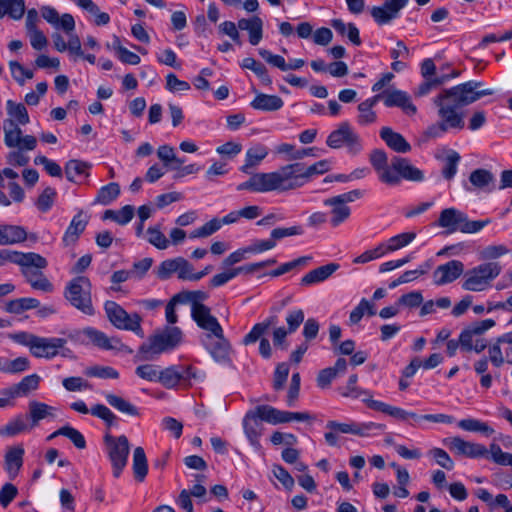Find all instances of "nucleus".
Returning a JSON list of instances; mask_svg holds the SVG:
<instances>
[{"label":"nucleus","mask_w":512,"mask_h":512,"mask_svg":"<svg viewBox=\"0 0 512 512\" xmlns=\"http://www.w3.org/2000/svg\"><path fill=\"white\" fill-rule=\"evenodd\" d=\"M330 170L328 160H320L310 166L295 162L280 167L273 172H258L248 180L237 185V191L266 193L271 191H289L302 187L315 175L324 174Z\"/></svg>","instance_id":"obj_1"},{"label":"nucleus","mask_w":512,"mask_h":512,"mask_svg":"<svg viewBox=\"0 0 512 512\" xmlns=\"http://www.w3.org/2000/svg\"><path fill=\"white\" fill-rule=\"evenodd\" d=\"M482 86V82L468 81L441 92L434 99L441 122L429 127L427 135L438 137L450 128L463 129V115L458 113L457 109L494 93L492 89H480Z\"/></svg>","instance_id":"obj_2"},{"label":"nucleus","mask_w":512,"mask_h":512,"mask_svg":"<svg viewBox=\"0 0 512 512\" xmlns=\"http://www.w3.org/2000/svg\"><path fill=\"white\" fill-rule=\"evenodd\" d=\"M502 267L498 262H484L464 271L462 289L482 292L488 289L500 275Z\"/></svg>","instance_id":"obj_3"},{"label":"nucleus","mask_w":512,"mask_h":512,"mask_svg":"<svg viewBox=\"0 0 512 512\" xmlns=\"http://www.w3.org/2000/svg\"><path fill=\"white\" fill-rule=\"evenodd\" d=\"M91 289L92 284L88 277L77 276L67 283L64 297L75 309L85 315L93 316L95 309L92 303Z\"/></svg>","instance_id":"obj_4"},{"label":"nucleus","mask_w":512,"mask_h":512,"mask_svg":"<svg viewBox=\"0 0 512 512\" xmlns=\"http://www.w3.org/2000/svg\"><path fill=\"white\" fill-rule=\"evenodd\" d=\"M182 339V331L178 327H170L153 335L147 343L140 346L138 357L142 360H154L158 355L174 349Z\"/></svg>","instance_id":"obj_5"},{"label":"nucleus","mask_w":512,"mask_h":512,"mask_svg":"<svg viewBox=\"0 0 512 512\" xmlns=\"http://www.w3.org/2000/svg\"><path fill=\"white\" fill-rule=\"evenodd\" d=\"M105 313L110 323L120 330L132 331L137 336L144 337L141 327L142 317L138 313L129 314L115 301H106Z\"/></svg>","instance_id":"obj_6"},{"label":"nucleus","mask_w":512,"mask_h":512,"mask_svg":"<svg viewBox=\"0 0 512 512\" xmlns=\"http://www.w3.org/2000/svg\"><path fill=\"white\" fill-rule=\"evenodd\" d=\"M495 324L493 319H485L473 322L464 328L460 333L461 350L481 353L487 347V342L482 336Z\"/></svg>","instance_id":"obj_7"},{"label":"nucleus","mask_w":512,"mask_h":512,"mask_svg":"<svg viewBox=\"0 0 512 512\" xmlns=\"http://www.w3.org/2000/svg\"><path fill=\"white\" fill-rule=\"evenodd\" d=\"M326 144L333 149L345 146L352 154H357L362 149L360 136L347 121L340 123L338 128L329 134Z\"/></svg>","instance_id":"obj_8"},{"label":"nucleus","mask_w":512,"mask_h":512,"mask_svg":"<svg viewBox=\"0 0 512 512\" xmlns=\"http://www.w3.org/2000/svg\"><path fill=\"white\" fill-rule=\"evenodd\" d=\"M204 374L192 365H173L160 370L159 380L168 389L175 388L181 383H190L191 380H202Z\"/></svg>","instance_id":"obj_9"},{"label":"nucleus","mask_w":512,"mask_h":512,"mask_svg":"<svg viewBox=\"0 0 512 512\" xmlns=\"http://www.w3.org/2000/svg\"><path fill=\"white\" fill-rule=\"evenodd\" d=\"M27 254L36 256L39 259V262H35V264L29 263L26 265L18 264L21 267L23 276L33 289L40 290L45 293H51L54 286L41 271L48 266L46 258L34 252H28Z\"/></svg>","instance_id":"obj_10"},{"label":"nucleus","mask_w":512,"mask_h":512,"mask_svg":"<svg viewBox=\"0 0 512 512\" xmlns=\"http://www.w3.org/2000/svg\"><path fill=\"white\" fill-rule=\"evenodd\" d=\"M104 441L108 447L109 459L113 466V475L119 477L127 464L130 452L129 441L126 436L113 437L110 434L105 435Z\"/></svg>","instance_id":"obj_11"},{"label":"nucleus","mask_w":512,"mask_h":512,"mask_svg":"<svg viewBox=\"0 0 512 512\" xmlns=\"http://www.w3.org/2000/svg\"><path fill=\"white\" fill-rule=\"evenodd\" d=\"M4 142L9 148L18 147L19 149L34 150L37 140L32 135L22 137V130L13 119H6L3 122Z\"/></svg>","instance_id":"obj_12"},{"label":"nucleus","mask_w":512,"mask_h":512,"mask_svg":"<svg viewBox=\"0 0 512 512\" xmlns=\"http://www.w3.org/2000/svg\"><path fill=\"white\" fill-rule=\"evenodd\" d=\"M489 360L495 367L504 362L512 364V331L499 336L495 343L488 348Z\"/></svg>","instance_id":"obj_13"},{"label":"nucleus","mask_w":512,"mask_h":512,"mask_svg":"<svg viewBox=\"0 0 512 512\" xmlns=\"http://www.w3.org/2000/svg\"><path fill=\"white\" fill-rule=\"evenodd\" d=\"M191 317L199 328L210 332L206 335V340H211V336H221L223 328L217 318L211 314V309L208 306L195 304L191 309Z\"/></svg>","instance_id":"obj_14"},{"label":"nucleus","mask_w":512,"mask_h":512,"mask_svg":"<svg viewBox=\"0 0 512 512\" xmlns=\"http://www.w3.org/2000/svg\"><path fill=\"white\" fill-rule=\"evenodd\" d=\"M369 161L382 183L389 186H397L398 178L392 175V162L388 165V156L384 150L374 149L370 153Z\"/></svg>","instance_id":"obj_15"},{"label":"nucleus","mask_w":512,"mask_h":512,"mask_svg":"<svg viewBox=\"0 0 512 512\" xmlns=\"http://www.w3.org/2000/svg\"><path fill=\"white\" fill-rule=\"evenodd\" d=\"M67 343L64 338L57 337H39L37 336L33 342H31V354L37 358H53Z\"/></svg>","instance_id":"obj_16"},{"label":"nucleus","mask_w":512,"mask_h":512,"mask_svg":"<svg viewBox=\"0 0 512 512\" xmlns=\"http://www.w3.org/2000/svg\"><path fill=\"white\" fill-rule=\"evenodd\" d=\"M409 0H385L382 6H374L370 14L378 25L389 24L398 18L401 9H403Z\"/></svg>","instance_id":"obj_17"},{"label":"nucleus","mask_w":512,"mask_h":512,"mask_svg":"<svg viewBox=\"0 0 512 512\" xmlns=\"http://www.w3.org/2000/svg\"><path fill=\"white\" fill-rule=\"evenodd\" d=\"M392 175L398 178L397 186L402 179L411 182H421L424 180V173L413 166L407 158L394 156L392 158Z\"/></svg>","instance_id":"obj_18"},{"label":"nucleus","mask_w":512,"mask_h":512,"mask_svg":"<svg viewBox=\"0 0 512 512\" xmlns=\"http://www.w3.org/2000/svg\"><path fill=\"white\" fill-rule=\"evenodd\" d=\"M464 275V264L459 260H450L439 265L433 272V282L437 286L452 283Z\"/></svg>","instance_id":"obj_19"},{"label":"nucleus","mask_w":512,"mask_h":512,"mask_svg":"<svg viewBox=\"0 0 512 512\" xmlns=\"http://www.w3.org/2000/svg\"><path fill=\"white\" fill-rule=\"evenodd\" d=\"M215 339L213 340H206L205 341V347L212 356V358L221 364L224 365H231L232 359H231V344L229 341L225 338L224 332L221 331V336H214Z\"/></svg>","instance_id":"obj_20"},{"label":"nucleus","mask_w":512,"mask_h":512,"mask_svg":"<svg viewBox=\"0 0 512 512\" xmlns=\"http://www.w3.org/2000/svg\"><path fill=\"white\" fill-rule=\"evenodd\" d=\"M327 427L331 430H335L341 433H350L359 436H370L374 434L378 430H382L384 425L377 424L374 422H369L365 424H356V423H338L336 421H330L327 424Z\"/></svg>","instance_id":"obj_21"},{"label":"nucleus","mask_w":512,"mask_h":512,"mask_svg":"<svg viewBox=\"0 0 512 512\" xmlns=\"http://www.w3.org/2000/svg\"><path fill=\"white\" fill-rule=\"evenodd\" d=\"M386 107H399L406 114L414 115L417 112L416 106L410 101L406 92L401 90H386L380 94Z\"/></svg>","instance_id":"obj_22"},{"label":"nucleus","mask_w":512,"mask_h":512,"mask_svg":"<svg viewBox=\"0 0 512 512\" xmlns=\"http://www.w3.org/2000/svg\"><path fill=\"white\" fill-rule=\"evenodd\" d=\"M292 418H245L243 422L245 433L252 445L258 444L259 436L262 430V420H265L273 425L285 423ZM302 420L303 418H296Z\"/></svg>","instance_id":"obj_23"},{"label":"nucleus","mask_w":512,"mask_h":512,"mask_svg":"<svg viewBox=\"0 0 512 512\" xmlns=\"http://www.w3.org/2000/svg\"><path fill=\"white\" fill-rule=\"evenodd\" d=\"M40 382V377L37 374L25 376L19 383L2 390L3 396L12 398L24 397L35 391Z\"/></svg>","instance_id":"obj_24"},{"label":"nucleus","mask_w":512,"mask_h":512,"mask_svg":"<svg viewBox=\"0 0 512 512\" xmlns=\"http://www.w3.org/2000/svg\"><path fill=\"white\" fill-rule=\"evenodd\" d=\"M42 17L56 28H62L66 33L73 32L75 20L71 14L65 13L61 17L57 10L51 6H44L41 9Z\"/></svg>","instance_id":"obj_25"},{"label":"nucleus","mask_w":512,"mask_h":512,"mask_svg":"<svg viewBox=\"0 0 512 512\" xmlns=\"http://www.w3.org/2000/svg\"><path fill=\"white\" fill-rule=\"evenodd\" d=\"M89 221V217L80 210L71 220L68 228L63 236V243L65 246L74 244L80 235L84 232Z\"/></svg>","instance_id":"obj_26"},{"label":"nucleus","mask_w":512,"mask_h":512,"mask_svg":"<svg viewBox=\"0 0 512 512\" xmlns=\"http://www.w3.org/2000/svg\"><path fill=\"white\" fill-rule=\"evenodd\" d=\"M27 237V231L23 226L0 224V246L22 243Z\"/></svg>","instance_id":"obj_27"},{"label":"nucleus","mask_w":512,"mask_h":512,"mask_svg":"<svg viewBox=\"0 0 512 512\" xmlns=\"http://www.w3.org/2000/svg\"><path fill=\"white\" fill-rule=\"evenodd\" d=\"M340 265L337 263H329L313 269L306 273L300 281V285L304 287L312 286L328 279L334 272L339 269Z\"/></svg>","instance_id":"obj_28"},{"label":"nucleus","mask_w":512,"mask_h":512,"mask_svg":"<svg viewBox=\"0 0 512 512\" xmlns=\"http://www.w3.org/2000/svg\"><path fill=\"white\" fill-rule=\"evenodd\" d=\"M380 137L390 149L397 153H408L412 149L406 139L400 133L393 131L390 127L381 128Z\"/></svg>","instance_id":"obj_29"},{"label":"nucleus","mask_w":512,"mask_h":512,"mask_svg":"<svg viewBox=\"0 0 512 512\" xmlns=\"http://www.w3.org/2000/svg\"><path fill=\"white\" fill-rule=\"evenodd\" d=\"M24 448L20 445L9 447L4 457L5 470L14 479L23 465Z\"/></svg>","instance_id":"obj_30"},{"label":"nucleus","mask_w":512,"mask_h":512,"mask_svg":"<svg viewBox=\"0 0 512 512\" xmlns=\"http://www.w3.org/2000/svg\"><path fill=\"white\" fill-rule=\"evenodd\" d=\"M238 28L240 30L248 31L249 42L253 46L258 45L263 38V21L258 16H253L249 19H240L238 21Z\"/></svg>","instance_id":"obj_31"},{"label":"nucleus","mask_w":512,"mask_h":512,"mask_svg":"<svg viewBox=\"0 0 512 512\" xmlns=\"http://www.w3.org/2000/svg\"><path fill=\"white\" fill-rule=\"evenodd\" d=\"M450 448L456 450L459 454L471 458L485 456L488 452L483 445L464 441L460 437L450 439Z\"/></svg>","instance_id":"obj_32"},{"label":"nucleus","mask_w":512,"mask_h":512,"mask_svg":"<svg viewBox=\"0 0 512 512\" xmlns=\"http://www.w3.org/2000/svg\"><path fill=\"white\" fill-rule=\"evenodd\" d=\"M324 205L331 207L330 224L332 227H337L345 222L351 214V209L342 203L335 196L328 198L324 201Z\"/></svg>","instance_id":"obj_33"},{"label":"nucleus","mask_w":512,"mask_h":512,"mask_svg":"<svg viewBox=\"0 0 512 512\" xmlns=\"http://www.w3.org/2000/svg\"><path fill=\"white\" fill-rule=\"evenodd\" d=\"M267 155L268 149L264 145L257 144L249 148L246 152L245 163L240 167V171L245 174H251V178L254 175L251 173V169L258 166Z\"/></svg>","instance_id":"obj_34"},{"label":"nucleus","mask_w":512,"mask_h":512,"mask_svg":"<svg viewBox=\"0 0 512 512\" xmlns=\"http://www.w3.org/2000/svg\"><path fill=\"white\" fill-rule=\"evenodd\" d=\"M250 105L255 110L272 112L281 109L284 102L282 98L277 95L258 93Z\"/></svg>","instance_id":"obj_35"},{"label":"nucleus","mask_w":512,"mask_h":512,"mask_svg":"<svg viewBox=\"0 0 512 512\" xmlns=\"http://www.w3.org/2000/svg\"><path fill=\"white\" fill-rule=\"evenodd\" d=\"M278 323V316L271 314L264 321L256 323L250 332L243 338V344L249 345L257 342L261 336L267 333L270 327L275 326Z\"/></svg>","instance_id":"obj_36"},{"label":"nucleus","mask_w":512,"mask_h":512,"mask_svg":"<svg viewBox=\"0 0 512 512\" xmlns=\"http://www.w3.org/2000/svg\"><path fill=\"white\" fill-rule=\"evenodd\" d=\"M464 213L455 208H446L441 211L438 225L442 228H447L449 232L459 230L461 222H463Z\"/></svg>","instance_id":"obj_37"},{"label":"nucleus","mask_w":512,"mask_h":512,"mask_svg":"<svg viewBox=\"0 0 512 512\" xmlns=\"http://www.w3.org/2000/svg\"><path fill=\"white\" fill-rule=\"evenodd\" d=\"M91 164L85 161L72 159L65 165V175L68 181L78 182L80 178H87Z\"/></svg>","instance_id":"obj_38"},{"label":"nucleus","mask_w":512,"mask_h":512,"mask_svg":"<svg viewBox=\"0 0 512 512\" xmlns=\"http://www.w3.org/2000/svg\"><path fill=\"white\" fill-rule=\"evenodd\" d=\"M40 418H33L31 424H27L22 418H16L0 428V437H13L24 433L38 425Z\"/></svg>","instance_id":"obj_39"},{"label":"nucleus","mask_w":512,"mask_h":512,"mask_svg":"<svg viewBox=\"0 0 512 512\" xmlns=\"http://www.w3.org/2000/svg\"><path fill=\"white\" fill-rule=\"evenodd\" d=\"M381 95H375L372 98L366 99L358 105L359 115L357 121L360 125H368L374 123L377 119L376 113L372 108L380 100Z\"/></svg>","instance_id":"obj_40"},{"label":"nucleus","mask_w":512,"mask_h":512,"mask_svg":"<svg viewBox=\"0 0 512 512\" xmlns=\"http://www.w3.org/2000/svg\"><path fill=\"white\" fill-rule=\"evenodd\" d=\"M7 262L26 265L29 263L35 264V262H39V259L36 256L24 254L23 252L2 249L0 250V266Z\"/></svg>","instance_id":"obj_41"},{"label":"nucleus","mask_w":512,"mask_h":512,"mask_svg":"<svg viewBox=\"0 0 512 512\" xmlns=\"http://www.w3.org/2000/svg\"><path fill=\"white\" fill-rule=\"evenodd\" d=\"M133 473L136 481L143 482L148 473V463L142 447H136L133 452Z\"/></svg>","instance_id":"obj_42"},{"label":"nucleus","mask_w":512,"mask_h":512,"mask_svg":"<svg viewBox=\"0 0 512 512\" xmlns=\"http://www.w3.org/2000/svg\"><path fill=\"white\" fill-rule=\"evenodd\" d=\"M458 427L465 431L480 433L486 437L494 433V429L487 423L474 418H463L458 422Z\"/></svg>","instance_id":"obj_43"},{"label":"nucleus","mask_w":512,"mask_h":512,"mask_svg":"<svg viewBox=\"0 0 512 512\" xmlns=\"http://www.w3.org/2000/svg\"><path fill=\"white\" fill-rule=\"evenodd\" d=\"M367 406L377 413L387 414L389 416H416L412 411H405L373 399L367 400Z\"/></svg>","instance_id":"obj_44"},{"label":"nucleus","mask_w":512,"mask_h":512,"mask_svg":"<svg viewBox=\"0 0 512 512\" xmlns=\"http://www.w3.org/2000/svg\"><path fill=\"white\" fill-rule=\"evenodd\" d=\"M315 148H301L296 150L295 146L288 143H282L277 147V152L280 154H287V160H300L308 156H315Z\"/></svg>","instance_id":"obj_45"},{"label":"nucleus","mask_w":512,"mask_h":512,"mask_svg":"<svg viewBox=\"0 0 512 512\" xmlns=\"http://www.w3.org/2000/svg\"><path fill=\"white\" fill-rule=\"evenodd\" d=\"M134 216V207L132 205H125L120 210H106L103 214V219H110L119 225H126Z\"/></svg>","instance_id":"obj_46"},{"label":"nucleus","mask_w":512,"mask_h":512,"mask_svg":"<svg viewBox=\"0 0 512 512\" xmlns=\"http://www.w3.org/2000/svg\"><path fill=\"white\" fill-rule=\"evenodd\" d=\"M245 416H309L301 412H285L273 408L270 405H258L254 409L249 410Z\"/></svg>","instance_id":"obj_47"},{"label":"nucleus","mask_w":512,"mask_h":512,"mask_svg":"<svg viewBox=\"0 0 512 512\" xmlns=\"http://www.w3.org/2000/svg\"><path fill=\"white\" fill-rule=\"evenodd\" d=\"M40 302L35 298H19L6 304V310L10 313L20 314L26 310L38 308Z\"/></svg>","instance_id":"obj_48"},{"label":"nucleus","mask_w":512,"mask_h":512,"mask_svg":"<svg viewBox=\"0 0 512 512\" xmlns=\"http://www.w3.org/2000/svg\"><path fill=\"white\" fill-rule=\"evenodd\" d=\"M119 194V184L116 182H111L99 189L95 201L102 205H109L119 196Z\"/></svg>","instance_id":"obj_49"},{"label":"nucleus","mask_w":512,"mask_h":512,"mask_svg":"<svg viewBox=\"0 0 512 512\" xmlns=\"http://www.w3.org/2000/svg\"><path fill=\"white\" fill-rule=\"evenodd\" d=\"M59 435L69 438L78 449H83L86 446L83 435L78 430L69 426L62 427L53 432L50 436H48L47 440H52Z\"/></svg>","instance_id":"obj_50"},{"label":"nucleus","mask_w":512,"mask_h":512,"mask_svg":"<svg viewBox=\"0 0 512 512\" xmlns=\"http://www.w3.org/2000/svg\"><path fill=\"white\" fill-rule=\"evenodd\" d=\"M6 107L8 115L15 118L17 124L26 125L29 123L28 111L22 103H15L12 100H8Z\"/></svg>","instance_id":"obj_51"},{"label":"nucleus","mask_w":512,"mask_h":512,"mask_svg":"<svg viewBox=\"0 0 512 512\" xmlns=\"http://www.w3.org/2000/svg\"><path fill=\"white\" fill-rule=\"evenodd\" d=\"M85 334L96 346L107 350L115 348V345L112 342H119L114 338H108L105 333L93 328H87L85 330Z\"/></svg>","instance_id":"obj_52"},{"label":"nucleus","mask_w":512,"mask_h":512,"mask_svg":"<svg viewBox=\"0 0 512 512\" xmlns=\"http://www.w3.org/2000/svg\"><path fill=\"white\" fill-rule=\"evenodd\" d=\"M106 400L109 405H111L113 408L117 409L119 412L129 415H135L138 414L137 408L125 400L124 398L114 395V394H108L106 396Z\"/></svg>","instance_id":"obj_53"},{"label":"nucleus","mask_w":512,"mask_h":512,"mask_svg":"<svg viewBox=\"0 0 512 512\" xmlns=\"http://www.w3.org/2000/svg\"><path fill=\"white\" fill-rule=\"evenodd\" d=\"M470 183L479 189H483L494 181L493 174L486 169H476L469 176Z\"/></svg>","instance_id":"obj_54"},{"label":"nucleus","mask_w":512,"mask_h":512,"mask_svg":"<svg viewBox=\"0 0 512 512\" xmlns=\"http://www.w3.org/2000/svg\"><path fill=\"white\" fill-rule=\"evenodd\" d=\"M460 159L461 157L458 152L449 150L445 158L444 167L442 169V175L445 179L451 180L456 175Z\"/></svg>","instance_id":"obj_55"},{"label":"nucleus","mask_w":512,"mask_h":512,"mask_svg":"<svg viewBox=\"0 0 512 512\" xmlns=\"http://www.w3.org/2000/svg\"><path fill=\"white\" fill-rule=\"evenodd\" d=\"M179 257L167 259L160 263L156 270V275L161 280L171 278L174 273L178 274Z\"/></svg>","instance_id":"obj_56"},{"label":"nucleus","mask_w":512,"mask_h":512,"mask_svg":"<svg viewBox=\"0 0 512 512\" xmlns=\"http://www.w3.org/2000/svg\"><path fill=\"white\" fill-rule=\"evenodd\" d=\"M508 252L509 249L505 245H489L479 252V258L481 260H485L486 262H494L493 260L506 255Z\"/></svg>","instance_id":"obj_57"},{"label":"nucleus","mask_w":512,"mask_h":512,"mask_svg":"<svg viewBox=\"0 0 512 512\" xmlns=\"http://www.w3.org/2000/svg\"><path fill=\"white\" fill-rule=\"evenodd\" d=\"M416 238V233L405 232L389 238L388 250L393 252L410 244Z\"/></svg>","instance_id":"obj_58"},{"label":"nucleus","mask_w":512,"mask_h":512,"mask_svg":"<svg viewBox=\"0 0 512 512\" xmlns=\"http://www.w3.org/2000/svg\"><path fill=\"white\" fill-rule=\"evenodd\" d=\"M447 81L446 76H435L434 78L424 79L415 91V95L422 97L430 93L431 90L436 89Z\"/></svg>","instance_id":"obj_59"},{"label":"nucleus","mask_w":512,"mask_h":512,"mask_svg":"<svg viewBox=\"0 0 512 512\" xmlns=\"http://www.w3.org/2000/svg\"><path fill=\"white\" fill-rule=\"evenodd\" d=\"M57 192L52 187H46L43 192L39 195L36 206L42 212H47L53 206Z\"/></svg>","instance_id":"obj_60"},{"label":"nucleus","mask_w":512,"mask_h":512,"mask_svg":"<svg viewBox=\"0 0 512 512\" xmlns=\"http://www.w3.org/2000/svg\"><path fill=\"white\" fill-rule=\"evenodd\" d=\"M9 68L12 77L21 86L24 85L26 79H32L34 76L31 70L25 69L24 66L17 61H10Z\"/></svg>","instance_id":"obj_61"},{"label":"nucleus","mask_w":512,"mask_h":512,"mask_svg":"<svg viewBox=\"0 0 512 512\" xmlns=\"http://www.w3.org/2000/svg\"><path fill=\"white\" fill-rule=\"evenodd\" d=\"M85 374L102 379H117L119 377V373L110 366H92L86 369Z\"/></svg>","instance_id":"obj_62"},{"label":"nucleus","mask_w":512,"mask_h":512,"mask_svg":"<svg viewBox=\"0 0 512 512\" xmlns=\"http://www.w3.org/2000/svg\"><path fill=\"white\" fill-rule=\"evenodd\" d=\"M148 242L160 250L168 247L169 241L166 236L160 231L159 227H149L147 229Z\"/></svg>","instance_id":"obj_63"},{"label":"nucleus","mask_w":512,"mask_h":512,"mask_svg":"<svg viewBox=\"0 0 512 512\" xmlns=\"http://www.w3.org/2000/svg\"><path fill=\"white\" fill-rule=\"evenodd\" d=\"M135 373L138 377L144 380L158 382L160 369L158 366L153 364H144L138 366Z\"/></svg>","instance_id":"obj_64"}]
</instances>
